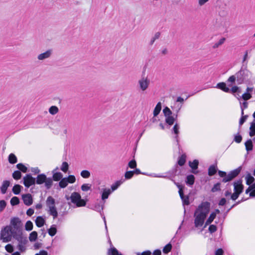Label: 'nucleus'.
Listing matches in <instances>:
<instances>
[{
	"instance_id": "1",
	"label": "nucleus",
	"mask_w": 255,
	"mask_h": 255,
	"mask_svg": "<svg viewBox=\"0 0 255 255\" xmlns=\"http://www.w3.org/2000/svg\"><path fill=\"white\" fill-rule=\"evenodd\" d=\"M210 204L208 202H203L200 204L194 213L195 227H201L209 213Z\"/></svg>"
},
{
	"instance_id": "2",
	"label": "nucleus",
	"mask_w": 255,
	"mask_h": 255,
	"mask_svg": "<svg viewBox=\"0 0 255 255\" xmlns=\"http://www.w3.org/2000/svg\"><path fill=\"white\" fill-rule=\"evenodd\" d=\"M242 170V167L240 166L238 168L231 171L228 174L225 171L219 170L218 171L219 175L223 178L222 180V182L224 183H226L228 182H230L235 177H236L239 173L241 172Z\"/></svg>"
},
{
	"instance_id": "3",
	"label": "nucleus",
	"mask_w": 255,
	"mask_h": 255,
	"mask_svg": "<svg viewBox=\"0 0 255 255\" xmlns=\"http://www.w3.org/2000/svg\"><path fill=\"white\" fill-rule=\"evenodd\" d=\"M237 81L238 84H242L249 80L251 73L247 68V66L243 65L240 71L236 73Z\"/></svg>"
},
{
	"instance_id": "4",
	"label": "nucleus",
	"mask_w": 255,
	"mask_h": 255,
	"mask_svg": "<svg viewBox=\"0 0 255 255\" xmlns=\"http://www.w3.org/2000/svg\"><path fill=\"white\" fill-rule=\"evenodd\" d=\"M15 232L12 231L11 226H6L1 229L0 232V240L3 242L7 243L11 241L12 237L14 238Z\"/></svg>"
},
{
	"instance_id": "5",
	"label": "nucleus",
	"mask_w": 255,
	"mask_h": 255,
	"mask_svg": "<svg viewBox=\"0 0 255 255\" xmlns=\"http://www.w3.org/2000/svg\"><path fill=\"white\" fill-rule=\"evenodd\" d=\"M35 183L38 185H41L44 183V186L47 189H50L53 185L52 179L51 177H47L44 174H38L35 178Z\"/></svg>"
},
{
	"instance_id": "6",
	"label": "nucleus",
	"mask_w": 255,
	"mask_h": 255,
	"mask_svg": "<svg viewBox=\"0 0 255 255\" xmlns=\"http://www.w3.org/2000/svg\"><path fill=\"white\" fill-rule=\"evenodd\" d=\"M9 226H11L12 231L15 232L16 235L22 234V224L19 218L13 217L11 218Z\"/></svg>"
},
{
	"instance_id": "7",
	"label": "nucleus",
	"mask_w": 255,
	"mask_h": 255,
	"mask_svg": "<svg viewBox=\"0 0 255 255\" xmlns=\"http://www.w3.org/2000/svg\"><path fill=\"white\" fill-rule=\"evenodd\" d=\"M14 239L16 240L18 242L17 249L21 252H24L26 250L25 245L27 243L28 241L27 238L22 236V234L15 235Z\"/></svg>"
},
{
	"instance_id": "8",
	"label": "nucleus",
	"mask_w": 255,
	"mask_h": 255,
	"mask_svg": "<svg viewBox=\"0 0 255 255\" xmlns=\"http://www.w3.org/2000/svg\"><path fill=\"white\" fill-rule=\"evenodd\" d=\"M71 202L75 204L77 207L85 206L86 204L85 201L81 199V195L77 192H73L70 196Z\"/></svg>"
},
{
	"instance_id": "9",
	"label": "nucleus",
	"mask_w": 255,
	"mask_h": 255,
	"mask_svg": "<svg viewBox=\"0 0 255 255\" xmlns=\"http://www.w3.org/2000/svg\"><path fill=\"white\" fill-rule=\"evenodd\" d=\"M138 84L142 91H145L148 88L150 84V80L147 76L142 74L141 78L138 81Z\"/></svg>"
},
{
	"instance_id": "10",
	"label": "nucleus",
	"mask_w": 255,
	"mask_h": 255,
	"mask_svg": "<svg viewBox=\"0 0 255 255\" xmlns=\"http://www.w3.org/2000/svg\"><path fill=\"white\" fill-rule=\"evenodd\" d=\"M174 183L176 184L177 187L179 189V194L180 195V197L182 201L183 205H188L190 204L189 202V198L188 196H184L183 194V188L184 186L182 185H180L179 183H176L174 182Z\"/></svg>"
},
{
	"instance_id": "11",
	"label": "nucleus",
	"mask_w": 255,
	"mask_h": 255,
	"mask_svg": "<svg viewBox=\"0 0 255 255\" xmlns=\"http://www.w3.org/2000/svg\"><path fill=\"white\" fill-rule=\"evenodd\" d=\"M23 179V184L27 188H29L30 186L36 184L35 178L33 177L30 174H26Z\"/></svg>"
},
{
	"instance_id": "12",
	"label": "nucleus",
	"mask_w": 255,
	"mask_h": 255,
	"mask_svg": "<svg viewBox=\"0 0 255 255\" xmlns=\"http://www.w3.org/2000/svg\"><path fill=\"white\" fill-rule=\"evenodd\" d=\"M22 199L24 204L26 206H30L33 203L32 197L30 194H25L22 195Z\"/></svg>"
},
{
	"instance_id": "13",
	"label": "nucleus",
	"mask_w": 255,
	"mask_h": 255,
	"mask_svg": "<svg viewBox=\"0 0 255 255\" xmlns=\"http://www.w3.org/2000/svg\"><path fill=\"white\" fill-rule=\"evenodd\" d=\"M52 54V50L49 49L46 51L45 52L39 54L37 56V59L39 60H44L45 59H48L51 57Z\"/></svg>"
},
{
	"instance_id": "14",
	"label": "nucleus",
	"mask_w": 255,
	"mask_h": 255,
	"mask_svg": "<svg viewBox=\"0 0 255 255\" xmlns=\"http://www.w3.org/2000/svg\"><path fill=\"white\" fill-rule=\"evenodd\" d=\"M234 190L235 192H238L241 191V193L243 191L244 186L242 184V181L239 180L234 183Z\"/></svg>"
},
{
	"instance_id": "15",
	"label": "nucleus",
	"mask_w": 255,
	"mask_h": 255,
	"mask_svg": "<svg viewBox=\"0 0 255 255\" xmlns=\"http://www.w3.org/2000/svg\"><path fill=\"white\" fill-rule=\"evenodd\" d=\"M179 110H180V109H179L178 110H177L176 111V114L175 115V117H174V116H172V115L171 116H168L167 117H165V121L167 124H168L169 126H171L174 124V121L176 120V119L177 118V116H178L177 113H178Z\"/></svg>"
},
{
	"instance_id": "16",
	"label": "nucleus",
	"mask_w": 255,
	"mask_h": 255,
	"mask_svg": "<svg viewBox=\"0 0 255 255\" xmlns=\"http://www.w3.org/2000/svg\"><path fill=\"white\" fill-rule=\"evenodd\" d=\"M58 169V168L56 167V169H55L54 170H53L52 171V174H53L52 177L51 178L52 179V181L54 180V181H58L60 180L62 178L63 175L61 172H55V171L57 170Z\"/></svg>"
},
{
	"instance_id": "17",
	"label": "nucleus",
	"mask_w": 255,
	"mask_h": 255,
	"mask_svg": "<svg viewBox=\"0 0 255 255\" xmlns=\"http://www.w3.org/2000/svg\"><path fill=\"white\" fill-rule=\"evenodd\" d=\"M10 185V182L8 180H4L0 187L1 193L2 194H4L6 192L7 188Z\"/></svg>"
},
{
	"instance_id": "18",
	"label": "nucleus",
	"mask_w": 255,
	"mask_h": 255,
	"mask_svg": "<svg viewBox=\"0 0 255 255\" xmlns=\"http://www.w3.org/2000/svg\"><path fill=\"white\" fill-rule=\"evenodd\" d=\"M179 126L175 124L172 128V132L175 134L174 138L176 139L177 144L179 143L178 134L179 133Z\"/></svg>"
},
{
	"instance_id": "19",
	"label": "nucleus",
	"mask_w": 255,
	"mask_h": 255,
	"mask_svg": "<svg viewBox=\"0 0 255 255\" xmlns=\"http://www.w3.org/2000/svg\"><path fill=\"white\" fill-rule=\"evenodd\" d=\"M46 204L48 209L55 206V199L52 196H48L46 201Z\"/></svg>"
},
{
	"instance_id": "20",
	"label": "nucleus",
	"mask_w": 255,
	"mask_h": 255,
	"mask_svg": "<svg viewBox=\"0 0 255 255\" xmlns=\"http://www.w3.org/2000/svg\"><path fill=\"white\" fill-rule=\"evenodd\" d=\"M45 223V220L41 217L38 216L35 220V224L38 227H42Z\"/></svg>"
},
{
	"instance_id": "21",
	"label": "nucleus",
	"mask_w": 255,
	"mask_h": 255,
	"mask_svg": "<svg viewBox=\"0 0 255 255\" xmlns=\"http://www.w3.org/2000/svg\"><path fill=\"white\" fill-rule=\"evenodd\" d=\"M112 191L110 189L105 188L102 194V200L104 201L105 199L108 198L109 196L111 194Z\"/></svg>"
},
{
	"instance_id": "22",
	"label": "nucleus",
	"mask_w": 255,
	"mask_h": 255,
	"mask_svg": "<svg viewBox=\"0 0 255 255\" xmlns=\"http://www.w3.org/2000/svg\"><path fill=\"white\" fill-rule=\"evenodd\" d=\"M216 88H219L225 92H229L230 89L226 87V84L224 82H221L217 84Z\"/></svg>"
},
{
	"instance_id": "23",
	"label": "nucleus",
	"mask_w": 255,
	"mask_h": 255,
	"mask_svg": "<svg viewBox=\"0 0 255 255\" xmlns=\"http://www.w3.org/2000/svg\"><path fill=\"white\" fill-rule=\"evenodd\" d=\"M48 212L50 215L53 216L54 219H56L58 216V212L56 206L49 208Z\"/></svg>"
},
{
	"instance_id": "24",
	"label": "nucleus",
	"mask_w": 255,
	"mask_h": 255,
	"mask_svg": "<svg viewBox=\"0 0 255 255\" xmlns=\"http://www.w3.org/2000/svg\"><path fill=\"white\" fill-rule=\"evenodd\" d=\"M217 171V168L216 165H212L208 168V175L209 176H213L216 174Z\"/></svg>"
},
{
	"instance_id": "25",
	"label": "nucleus",
	"mask_w": 255,
	"mask_h": 255,
	"mask_svg": "<svg viewBox=\"0 0 255 255\" xmlns=\"http://www.w3.org/2000/svg\"><path fill=\"white\" fill-rule=\"evenodd\" d=\"M246 184L248 185H251L252 183L255 181V178L251 175L250 173H248L246 177Z\"/></svg>"
},
{
	"instance_id": "26",
	"label": "nucleus",
	"mask_w": 255,
	"mask_h": 255,
	"mask_svg": "<svg viewBox=\"0 0 255 255\" xmlns=\"http://www.w3.org/2000/svg\"><path fill=\"white\" fill-rule=\"evenodd\" d=\"M161 110V102H158L156 105L154 111H153V115L154 117H156L160 113Z\"/></svg>"
},
{
	"instance_id": "27",
	"label": "nucleus",
	"mask_w": 255,
	"mask_h": 255,
	"mask_svg": "<svg viewBox=\"0 0 255 255\" xmlns=\"http://www.w3.org/2000/svg\"><path fill=\"white\" fill-rule=\"evenodd\" d=\"M195 177L193 175H188L186 177V183L189 185H192L194 183Z\"/></svg>"
},
{
	"instance_id": "28",
	"label": "nucleus",
	"mask_w": 255,
	"mask_h": 255,
	"mask_svg": "<svg viewBox=\"0 0 255 255\" xmlns=\"http://www.w3.org/2000/svg\"><path fill=\"white\" fill-rule=\"evenodd\" d=\"M216 217V213L212 212L211 214H210L209 217L208 218V219L207 220V221L205 223V227H206L207 225L210 224L213 221V220L215 219Z\"/></svg>"
},
{
	"instance_id": "29",
	"label": "nucleus",
	"mask_w": 255,
	"mask_h": 255,
	"mask_svg": "<svg viewBox=\"0 0 255 255\" xmlns=\"http://www.w3.org/2000/svg\"><path fill=\"white\" fill-rule=\"evenodd\" d=\"M246 149L248 151L252 150L253 144L251 139L248 140L245 143Z\"/></svg>"
},
{
	"instance_id": "30",
	"label": "nucleus",
	"mask_w": 255,
	"mask_h": 255,
	"mask_svg": "<svg viewBox=\"0 0 255 255\" xmlns=\"http://www.w3.org/2000/svg\"><path fill=\"white\" fill-rule=\"evenodd\" d=\"M21 188H22L21 186L16 184L13 187L12 191L14 194L18 195L20 193Z\"/></svg>"
},
{
	"instance_id": "31",
	"label": "nucleus",
	"mask_w": 255,
	"mask_h": 255,
	"mask_svg": "<svg viewBox=\"0 0 255 255\" xmlns=\"http://www.w3.org/2000/svg\"><path fill=\"white\" fill-rule=\"evenodd\" d=\"M48 233L50 236H54L57 233V229L55 225H52L48 230Z\"/></svg>"
},
{
	"instance_id": "32",
	"label": "nucleus",
	"mask_w": 255,
	"mask_h": 255,
	"mask_svg": "<svg viewBox=\"0 0 255 255\" xmlns=\"http://www.w3.org/2000/svg\"><path fill=\"white\" fill-rule=\"evenodd\" d=\"M190 167L193 170L197 169L199 164V161L197 159H194L193 162L189 161Z\"/></svg>"
},
{
	"instance_id": "33",
	"label": "nucleus",
	"mask_w": 255,
	"mask_h": 255,
	"mask_svg": "<svg viewBox=\"0 0 255 255\" xmlns=\"http://www.w3.org/2000/svg\"><path fill=\"white\" fill-rule=\"evenodd\" d=\"M8 161L11 164L16 163L17 160L16 156L13 153H10L8 156Z\"/></svg>"
},
{
	"instance_id": "34",
	"label": "nucleus",
	"mask_w": 255,
	"mask_h": 255,
	"mask_svg": "<svg viewBox=\"0 0 255 255\" xmlns=\"http://www.w3.org/2000/svg\"><path fill=\"white\" fill-rule=\"evenodd\" d=\"M186 156L185 154H183L181 156L179 157L178 160V164L180 166H183L186 162Z\"/></svg>"
},
{
	"instance_id": "35",
	"label": "nucleus",
	"mask_w": 255,
	"mask_h": 255,
	"mask_svg": "<svg viewBox=\"0 0 255 255\" xmlns=\"http://www.w3.org/2000/svg\"><path fill=\"white\" fill-rule=\"evenodd\" d=\"M108 255H122L120 254L119 251L114 247L111 248L108 251Z\"/></svg>"
},
{
	"instance_id": "36",
	"label": "nucleus",
	"mask_w": 255,
	"mask_h": 255,
	"mask_svg": "<svg viewBox=\"0 0 255 255\" xmlns=\"http://www.w3.org/2000/svg\"><path fill=\"white\" fill-rule=\"evenodd\" d=\"M67 185L68 182L67 181L66 177L62 178L59 182V185L62 188H65Z\"/></svg>"
},
{
	"instance_id": "37",
	"label": "nucleus",
	"mask_w": 255,
	"mask_h": 255,
	"mask_svg": "<svg viewBox=\"0 0 255 255\" xmlns=\"http://www.w3.org/2000/svg\"><path fill=\"white\" fill-rule=\"evenodd\" d=\"M37 238V233L36 231L32 232L29 236V240L30 242L35 241Z\"/></svg>"
},
{
	"instance_id": "38",
	"label": "nucleus",
	"mask_w": 255,
	"mask_h": 255,
	"mask_svg": "<svg viewBox=\"0 0 255 255\" xmlns=\"http://www.w3.org/2000/svg\"><path fill=\"white\" fill-rule=\"evenodd\" d=\"M16 167L23 173H26L27 171V168L22 163H18L16 165Z\"/></svg>"
},
{
	"instance_id": "39",
	"label": "nucleus",
	"mask_w": 255,
	"mask_h": 255,
	"mask_svg": "<svg viewBox=\"0 0 255 255\" xmlns=\"http://www.w3.org/2000/svg\"><path fill=\"white\" fill-rule=\"evenodd\" d=\"M59 111L58 108L55 106H52L49 109V112L50 114L54 115L56 114Z\"/></svg>"
},
{
	"instance_id": "40",
	"label": "nucleus",
	"mask_w": 255,
	"mask_h": 255,
	"mask_svg": "<svg viewBox=\"0 0 255 255\" xmlns=\"http://www.w3.org/2000/svg\"><path fill=\"white\" fill-rule=\"evenodd\" d=\"M249 134L251 136H253L255 135V123L254 122L251 123Z\"/></svg>"
},
{
	"instance_id": "41",
	"label": "nucleus",
	"mask_w": 255,
	"mask_h": 255,
	"mask_svg": "<svg viewBox=\"0 0 255 255\" xmlns=\"http://www.w3.org/2000/svg\"><path fill=\"white\" fill-rule=\"evenodd\" d=\"M160 36V33L159 32H156L155 33V34L154 35V36L151 38V39L150 40V41L149 43L150 45H153V44L154 43L156 39H158L159 38Z\"/></svg>"
},
{
	"instance_id": "42",
	"label": "nucleus",
	"mask_w": 255,
	"mask_h": 255,
	"mask_svg": "<svg viewBox=\"0 0 255 255\" xmlns=\"http://www.w3.org/2000/svg\"><path fill=\"white\" fill-rule=\"evenodd\" d=\"M12 177L15 180H18L21 177V173L19 170L14 171L12 173Z\"/></svg>"
},
{
	"instance_id": "43",
	"label": "nucleus",
	"mask_w": 255,
	"mask_h": 255,
	"mask_svg": "<svg viewBox=\"0 0 255 255\" xmlns=\"http://www.w3.org/2000/svg\"><path fill=\"white\" fill-rule=\"evenodd\" d=\"M10 202L12 206H15L19 203V200L17 197L14 196L11 199Z\"/></svg>"
},
{
	"instance_id": "44",
	"label": "nucleus",
	"mask_w": 255,
	"mask_h": 255,
	"mask_svg": "<svg viewBox=\"0 0 255 255\" xmlns=\"http://www.w3.org/2000/svg\"><path fill=\"white\" fill-rule=\"evenodd\" d=\"M25 229L26 231H30L33 229V224L30 221H28L26 222L25 225Z\"/></svg>"
},
{
	"instance_id": "45",
	"label": "nucleus",
	"mask_w": 255,
	"mask_h": 255,
	"mask_svg": "<svg viewBox=\"0 0 255 255\" xmlns=\"http://www.w3.org/2000/svg\"><path fill=\"white\" fill-rule=\"evenodd\" d=\"M163 113L165 117H167L168 116H171L172 114L170 109L167 107H165L163 110Z\"/></svg>"
},
{
	"instance_id": "46",
	"label": "nucleus",
	"mask_w": 255,
	"mask_h": 255,
	"mask_svg": "<svg viewBox=\"0 0 255 255\" xmlns=\"http://www.w3.org/2000/svg\"><path fill=\"white\" fill-rule=\"evenodd\" d=\"M122 183V181L119 180L117 181L115 184L111 186L112 192L116 190Z\"/></svg>"
},
{
	"instance_id": "47",
	"label": "nucleus",
	"mask_w": 255,
	"mask_h": 255,
	"mask_svg": "<svg viewBox=\"0 0 255 255\" xmlns=\"http://www.w3.org/2000/svg\"><path fill=\"white\" fill-rule=\"evenodd\" d=\"M220 186H221V183L218 182L214 185V186L213 187V188L211 189V191L213 192H215L217 191H220V190H221Z\"/></svg>"
},
{
	"instance_id": "48",
	"label": "nucleus",
	"mask_w": 255,
	"mask_h": 255,
	"mask_svg": "<svg viewBox=\"0 0 255 255\" xmlns=\"http://www.w3.org/2000/svg\"><path fill=\"white\" fill-rule=\"evenodd\" d=\"M104 204L105 201H104L103 204L101 205L99 204L96 205L94 207V210L97 212H101L104 209Z\"/></svg>"
},
{
	"instance_id": "49",
	"label": "nucleus",
	"mask_w": 255,
	"mask_h": 255,
	"mask_svg": "<svg viewBox=\"0 0 255 255\" xmlns=\"http://www.w3.org/2000/svg\"><path fill=\"white\" fill-rule=\"evenodd\" d=\"M225 40V38H221L218 42L214 44V45L213 46V48L214 49L218 48L219 46L221 45L224 43Z\"/></svg>"
},
{
	"instance_id": "50",
	"label": "nucleus",
	"mask_w": 255,
	"mask_h": 255,
	"mask_svg": "<svg viewBox=\"0 0 255 255\" xmlns=\"http://www.w3.org/2000/svg\"><path fill=\"white\" fill-rule=\"evenodd\" d=\"M81 175L84 178H88L90 176V173L89 171L84 170L81 171Z\"/></svg>"
},
{
	"instance_id": "51",
	"label": "nucleus",
	"mask_w": 255,
	"mask_h": 255,
	"mask_svg": "<svg viewBox=\"0 0 255 255\" xmlns=\"http://www.w3.org/2000/svg\"><path fill=\"white\" fill-rule=\"evenodd\" d=\"M68 167L69 165L68 163L67 162H63L61 167V170L64 172H66L68 169Z\"/></svg>"
},
{
	"instance_id": "52",
	"label": "nucleus",
	"mask_w": 255,
	"mask_h": 255,
	"mask_svg": "<svg viewBox=\"0 0 255 255\" xmlns=\"http://www.w3.org/2000/svg\"><path fill=\"white\" fill-rule=\"evenodd\" d=\"M171 245L170 244H168L163 248V252L165 254H167L171 251Z\"/></svg>"
},
{
	"instance_id": "53",
	"label": "nucleus",
	"mask_w": 255,
	"mask_h": 255,
	"mask_svg": "<svg viewBox=\"0 0 255 255\" xmlns=\"http://www.w3.org/2000/svg\"><path fill=\"white\" fill-rule=\"evenodd\" d=\"M91 188V185L89 184H84L81 186V189L83 191H87Z\"/></svg>"
},
{
	"instance_id": "54",
	"label": "nucleus",
	"mask_w": 255,
	"mask_h": 255,
	"mask_svg": "<svg viewBox=\"0 0 255 255\" xmlns=\"http://www.w3.org/2000/svg\"><path fill=\"white\" fill-rule=\"evenodd\" d=\"M67 181L68 183H73L76 181L75 177L74 175H69L68 177L66 178Z\"/></svg>"
},
{
	"instance_id": "55",
	"label": "nucleus",
	"mask_w": 255,
	"mask_h": 255,
	"mask_svg": "<svg viewBox=\"0 0 255 255\" xmlns=\"http://www.w3.org/2000/svg\"><path fill=\"white\" fill-rule=\"evenodd\" d=\"M133 175V172L132 171H127L125 173V177L127 179H129L132 178Z\"/></svg>"
},
{
	"instance_id": "56",
	"label": "nucleus",
	"mask_w": 255,
	"mask_h": 255,
	"mask_svg": "<svg viewBox=\"0 0 255 255\" xmlns=\"http://www.w3.org/2000/svg\"><path fill=\"white\" fill-rule=\"evenodd\" d=\"M6 206V203L4 200H1L0 201V212H1L4 209Z\"/></svg>"
},
{
	"instance_id": "57",
	"label": "nucleus",
	"mask_w": 255,
	"mask_h": 255,
	"mask_svg": "<svg viewBox=\"0 0 255 255\" xmlns=\"http://www.w3.org/2000/svg\"><path fill=\"white\" fill-rule=\"evenodd\" d=\"M128 166L130 168H135L136 166V162L134 159L131 160L128 163Z\"/></svg>"
},
{
	"instance_id": "58",
	"label": "nucleus",
	"mask_w": 255,
	"mask_h": 255,
	"mask_svg": "<svg viewBox=\"0 0 255 255\" xmlns=\"http://www.w3.org/2000/svg\"><path fill=\"white\" fill-rule=\"evenodd\" d=\"M241 193V191H240V192H235L231 194V199L233 200H236L239 196L240 194Z\"/></svg>"
},
{
	"instance_id": "59",
	"label": "nucleus",
	"mask_w": 255,
	"mask_h": 255,
	"mask_svg": "<svg viewBox=\"0 0 255 255\" xmlns=\"http://www.w3.org/2000/svg\"><path fill=\"white\" fill-rule=\"evenodd\" d=\"M234 141L236 142L237 143H240L242 141V136L238 133L237 134L235 135L234 137Z\"/></svg>"
},
{
	"instance_id": "60",
	"label": "nucleus",
	"mask_w": 255,
	"mask_h": 255,
	"mask_svg": "<svg viewBox=\"0 0 255 255\" xmlns=\"http://www.w3.org/2000/svg\"><path fill=\"white\" fill-rule=\"evenodd\" d=\"M5 250L8 253H12L13 251V248L10 244H8L5 247Z\"/></svg>"
},
{
	"instance_id": "61",
	"label": "nucleus",
	"mask_w": 255,
	"mask_h": 255,
	"mask_svg": "<svg viewBox=\"0 0 255 255\" xmlns=\"http://www.w3.org/2000/svg\"><path fill=\"white\" fill-rule=\"evenodd\" d=\"M248 105V104L247 102H244L243 103L241 107V110H242V112H241L242 116L244 115V110L245 109L247 108Z\"/></svg>"
},
{
	"instance_id": "62",
	"label": "nucleus",
	"mask_w": 255,
	"mask_h": 255,
	"mask_svg": "<svg viewBox=\"0 0 255 255\" xmlns=\"http://www.w3.org/2000/svg\"><path fill=\"white\" fill-rule=\"evenodd\" d=\"M248 115L244 116L243 115L239 121V126H241L246 121V119L248 118Z\"/></svg>"
},
{
	"instance_id": "63",
	"label": "nucleus",
	"mask_w": 255,
	"mask_h": 255,
	"mask_svg": "<svg viewBox=\"0 0 255 255\" xmlns=\"http://www.w3.org/2000/svg\"><path fill=\"white\" fill-rule=\"evenodd\" d=\"M217 231V227L214 225H211L209 227V231L211 233H213Z\"/></svg>"
},
{
	"instance_id": "64",
	"label": "nucleus",
	"mask_w": 255,
	"mask_h": 255,
	"mask_svg": "<svg viewBox=\"0 0 255 255\" xmlns=\"http://www.w3.org/2000/svg\"><path fill=\"white\" fill-rule=\"evenodd\" d=\"M251 97V94L248 93H245L242 95V98L245 101L249 100Z\"/></svg>"
}]
</instances>
